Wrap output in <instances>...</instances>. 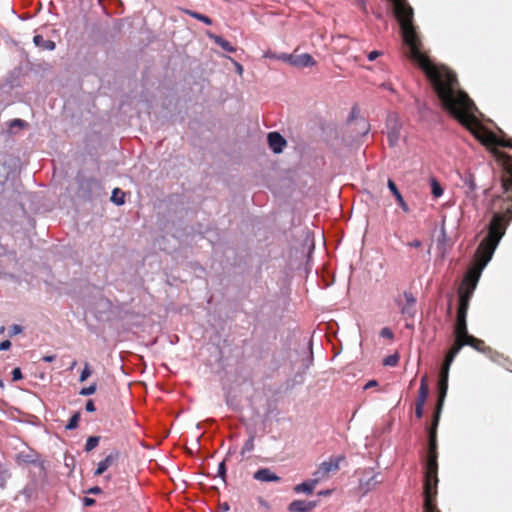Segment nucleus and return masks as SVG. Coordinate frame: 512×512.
I'll use <instances>...</instances> for the list:
<instances>
[{"mask_svg": "<svg viewBox=\"0 0 512 512\" xmlns=\"http://www.w3.org/2000/svg\"><path fill=\"white\" fill-rule=\"evenodd\" d=\"M280 59H283L285 61H287L289 64L295 66V67H298V68H304V67H310V66H313L315 65V60L314 58L308 54V53H304V54H300V55H284L282 57H280Z\"/></svg>", "mask_w": 512, "mask_h": 512, "instance_id": "8", "label": "nucleus"}, {"mask_svg": "<svg viewBox=\"0 0 512 512\" xmlns=\"http://www.w3.org/2000/svg\"><path fill=\"white\" fill-rule=\"evenodd\" d=\"M463 183L467 187L468 192H474L476 189V183L472 174H466L463 178Z\"/></svg>", "mask_w": 512, "mask_h": 512, "instance_id": "25", "label": "nucleus"}, {"mask_svg": "<svg viewBox=\"0 0 512 512\" xmlns=\"http://www.w3.org/2000/svg\"><path fill=\"white\" fill-rule=\"evenodd\" d=\"M55 358H56L55 355H46L42 359L44 362H52L55 360Z\"/></svg>", "mask_w": 512, "mask_h": 512, "instance_id": "45", "label": "nucleus"}, {"mask_svg": "<svg viewBox=\"0 0 512 512\" xmlns=\"http://www.w3.org/2000/svg\"><path fill=\"white\" fill-rule=\"evenodd\" d=\"M208 36L217 44L219 45L223 50L233 53L236 51V49L230 44L229 41L224 39L223 37L219 35H214L209 33Z\"/></svg>", "mask_w": 512, "mask_h": 512, "instance_id": "20", "label": "nucleus"}, {"mask_svg": "<svg viewBox=\"0 0 512 512\" xmlns=\"http://www.w3.org/2000/svg\"><path fill=\"white\" fill-rule=\"evenodd\" d=\"M344 460V456H337L330 458L328 461L322 462L316 471L313 473V478L319 484L321 481L327 479L331 472H336L340 468V462Z\"/></svg>", "mask_w": 512, "mask_h": 512, "instance_id": "6", "label": "nucleus"}, {"mask_svg": "<svg viewBox=\"0 0 512 512\" xmlns=\"http://www.w3.org/2000/svg\"><path fill=\"white\" fill-rule=\"evenodd\" d=\"M184 13L189 15L190 17H192L194 19H197V20L205 23L206 25H211L212 24V19L209 18L208 16L204 15V14H201V13L189 10V9L184 10Z\"/></svg>", "mask_w": 512, "mask_h": 512, "instance_id": "22", "label": "nucleus"}, {"mask_svg": "<svg viewBox=\"0 0 512 512\" xmlns=\"http://www.w3.org/2000/svg\"><path fill=\"white\" fill-rule=\"evenodd\" d=\"M440 415L441 413H438L436 410L434 411L431 425L428 428V442L437 441V429L439 425Z\"/></svg>", "mask_w": 512, "mask_h": 512, "instance_id": "18", "label": "nucleus"}, {"mask_svg": "<svg viewBox=\"0 0 512 512\" xmlns=\"http://www.w3.org/2000/svg\"><path fill=\"white\" fill-rule=\"evenodd\" d=\"M253 478L260 482H279L281 478L269 468H260L253 474Z\"/></svg>", "mask_w": 512, "mask_h": 512, "instance_id": "12", "label": "nucleus"}, {"mask_svg": "<svg viewBox=\"0 0 512 512\" xmlns=\"http://www.w3.org/2000/svg\"><path fill=\"white\" fill-rule=\"evenodd\" d=\"M34 44L44 50H53L55 48V43L51 40H46L42 35H35L33 38Z\"/></svg>", "mask_w": 512, "mask_h": 512, "instance_id": "21", "label": "nucleus"}, {"mask_svg": "<svg viewBox=\"0 0 512 512\" xmlns=\"http://www.w3.org/2000/svg\"><path fill=\"white\" fill-rule=\"evenodd\" d=\"M438 483H424L423 484V495H424V512H441L436 504V497Z\"/></svg>", "mask_w": 512, "mask_h": 512, "instance_id": "7", "label": "nucleus"}, {"mask_svg": "<svg viewBox=\"0 0 512 512\" xmlns=\"http://www.w3.org/2000/svg\"><path fill=\"white\" fill-rule=\"evenodd\" d=\"M464 346H470L479 352H485L487 350V347L483 340L478 339L467 332L465 333V336L462 335L454 340L452 347L447 353L448 361H453Z\"/></svg>", "mask_w": 512, "mask_h": 512, "instance_id": "3", "label": "nucleus"}, {"mask_svg": "<svg viewBox=\"0 0 512 512\" xmlns=\"http://www.w3.org/2000/svg\"><path fill=\"white\" fill-rule=\"evenodd\" d=\"M453 361H448V356L446 355L443 365L441 367L439 381H438V399L436 403L435 410L438 413L442 412V408L444 405L445 397L447 395L448 390V374L450 365Z\"/></svg>", "mask_w": 512, "mask_h": 512, "instance_id": "5", "label": "nucleus"}, {"mask_svg": "<svg viewBox=\"0 0 512 512\" xmlns=\"http://www.w3.org/2000/svg\"><path fill=\"white\" fill-rule=\"evenodd\" d=\"M111 201L117 205H122L125 203V194L119 188H115L112 192Z\"/></svg>", "mask_w": 512, "mask_h": 512, "instance_id": "23", "label": "nucleus"}, {"mask_svg": "<svg viewBox=\"0 0 512 512\" xmlns=\"http://www.w3.org/2000/svg\"><path fill=\"white\" fill-rule=\"evenodd\" d=\"M88 493L95 494V495L101 494L102 493V489L99 486H94V487H92V488H90L88 490Z\"/></svg>", "mask_w": 512, "mask_h": 512, "instance_id": "41", "label": "nucleus"}, {"mask_svg": "<svg viewBox=\"0 0 512 512\" xmlns=\"http://www.w3.org/2000/svg\"><path fill=\"white\" fill-rule=\"evenodd\" d=\"M99 440H100V437L98 436H90L87 441H86V444H85V451L86 452H90L92 451L94 448H96L99 444Z\"/></svg>", "mask_w": 512, "mask_h": 512, "instance_id": "26", "label": "nucleus"}, {"mask_svg": "<svg viewBox=\"0 0 512 512\" xmlns=\"http://www.w3.org/2000/svg\"><path fill=\"white\" fill-rule=\"evenodd\" d=\"M317 485H318L317 480L312 478L310 480L304 481V482L294 486L293 490L295 493L312 494Z\"/></svg>", "mask_w": 512, "mask_h": 512, "instance_id": "16", "label": "nucleus"}, {"mask_svg": "<svg viewBox=\"0 0 512 512\" xmlns=\"http://www.w3.org/2000/svg\"><path fill=\"white\" fill-rule=\"evenodd\" d=\"M91 373L92 372H91L89 364L85 363L84 368L80 374V378H79L80 382L86 381L90 377Z\"/></svg>", "mask_w": 512, "mask_h": 512, "instance_id": "30", "label": "nucleus"}, {"mask_svg": "<svg viewBox=\"0 0 512 512\" xmlns=\"http://www.w3.org/2000/svg\"><path fill=\"white\" fill-rule=\"evenodd\" d=\"M408 245H409L410 247H413V248H419V247H421L422 242H421L420 240H418V239H414L413 241H411L410 243H408Z\"/></svg>", "mask_w": 512, "mask_h": 512, "instance_id": "42", "label": "nucleus"}, {"mask_svg": "<svg viewBox=\"0 0 512 512\" xmlns=\"http://www.w3.org/2000/svg\"><path fill=\"white\" fill-rule=\"evenodd\" d=\"M22 378H23V375H22L21 369L18 367L14 368L12 371V380L18 381V380H21Z\"/></svg>", "mask_w": 512, "mask_h": 512, "instance_id": "36", "label": "nucleus"}, {"mask_svg": "<svg viewBox=\"0 0 512 512\" xmlns=\"http://www.w3.org/2000/svg\"><path fill=\"white\" fill-rule=\"evenodd\" d=\"M437 441L428 442L427 459L424 471V483H438V452Z\"/></svg>", "mask_w": 512, "mask_h": 512, "instance_id": "4", "label": "nucleus"}, {"mask_svg": "<svg viewBox=\"0 0 512 512\" xmlns=\"http://www.w3.org/2000/svg\"><path fill=\"white\" fill-rule=\"evenodd\" d=\"M79 421H80V413L76 412L69 419V421H68V423L66 425V429L67 430L76 429L78 427V425H79Z\"/></svg>", "mask_w": 512, "mask_h": 512, "instance_id": "27", "label": "nucleus"}, {"mask_svg": "<svg viewBox=\"0 0 512 512\" xmlns=\"http://www.w3.org/2000/svg\"><path fill=\"white\" fill-rule=\"evenodd\" d=\"M217 474L219 477L222 478V480H225V476H226V465H225V461H222L219 465H218V471H217Z\"/></svg>", "mask_w": 512, "mask_h": 512, "instance_id": "34", "label": "nucleus"}, {"mask_svg": "<svg viewBox=\"0 0 512 512\" xmlns=\"http://www.w3.org/2000/svg\"><path fill=\"white\" fill-rule=\"evenodd\" d=\"M254 449V437L251 436L243 445L242 454L250 452Z\"/></svg>", "mask_w": 512, "mask_h": 512, "instance_id": "31", "label": "nucleus"}, {"mask_svg": "<svg viewBox=\"0 0 512 512\" xmlns=\"http://www.w3.org/2000/svg\"><path fill=\"white\" fill-rule=\"evenodd\" d=\"M424 404L415 403V416L420 419L423 416Z\"/></svg>", "mask_w": 512, "mask_h": 512, "instance_id": "35", "label": "nucleus"}, {"mask_svg": "<svg viewBox=\"0 0 512 512\" xmlns=\"http://www.w3.org/2000/svg\"><path fill=\"white\" fill-rule=\"evenodd\" d=\"M378 383L376 380H370L365 386H364V389H368V388H371V387H375L377 386Z\"/></svg>", "mask_w": 512, "mask_h": 512, "instance_id": "43", "label": "nucleus"}, {"mask_svg": "<svg viewBox=\"0 0 512 512\" xmlns=\"http://www.w3.org/2000/svg\"><path fill=\"white\" fill-rule=\"evenodd\" d=\"M119 456V451H112L109 455H107L102 461L98 463V467L94 471V476L102 475L109 467H111L118 461Z\"/></svg>", "mask_w": 512, "mask_h": 512, "instance_id": "9", "label": "nucleus"}, {"mask_svg": "<svg viewBox=\"0 0 512 512\" xmlns=\"http://www.w3.org/2000/svg\"><path fill=\"white\" fill-rule=\"evenodd\" d=\"M83 504H84V506H87V507L93 506L95 504V500L93 498L85 497L83 499Z\"/></svg>", "mask_w": 512, "mask_h": 512, "instance_id": "40", "label": "nucleus"}, {"mask_svg": "<svg viewBox=\"0 0 512 512\" xmlns=\"http://www.w3.org/2000/svg\"><path fill=\"white\" fill-rule=\"evenodd\" d=\"M235 65H236L237 73L242 75V73H243V66L241 64H239V63H235Z\"/></svg>", "mask_w": 512, "mask_h": 512, "instance_id": "47", "label": "nucleus"}, {"mask_svg": "<svg viewBox=\"0 0 512 512\" xmlns=\"http://www.w3.org/2000/svg\"><path fill=\"white\" fill-rule=\"evenodd\" d=\"M399 362V355L397 353H394L392 355L387 356L383 360V365L395 367Z\"/></svg>", "mask_w": 512, "mask_h": 512, "instance_id": "28", "label": "nucleus"}, {"mask_svg": "<svg viewBox=\"0 0 512 512\" xmlns=\"http://www.w3.org/2000/svg\"><path fill=\"white\" fill-rule=\"evenodd\" d=\"M21 331H22V328L19 325H13L12 326V330H11L12 334H14V335L18 334Z\"/></svg>", "mask_w": 512, "mask_h": 512, "instance_id": "44", "label": "nucleus"}, {"mask_svg": "<svg viewBox=\"0 0 512 512\" xmlns=\"http://www.w3.org/2000/svg\"><path fill=\"white\" fill-rule=\"evenodd\" d=\"M380 55H382V52L380 51H377V50H374V51H371L367 57H368V60L369 61H374L375 59H377Z\"/></svg>", "mask_w": 512, "mask_h": 512, "instance_id": "37", "label": "nucleus"}, {"mask_svg": "<svg viewBox=\"0 0 512 512\" xmlns=\"http://www.w3.org/2000/svg\"><path fill=\"white\" fill-rule=\"evenodd\" d=\"M11 347V342L9 340H4L0 343V350H8Z\"/></svg>", "mask_w": 512, "mask_h": 512, "instance_id": "39", "label": "nucleus"}, {"mask_svg": "<svg viewBox=\"0 0 512 512\" xmlns=\"http://www.w3.org/2000/svg\"><path fill=\"white\" fill-rule=\"evenodd\" d=\"M372 482H373V485H376V484L380 483V481L376 479V475L372 476L369 479V481L367 482V485H370V483H372Z\"/></svg>", "mask_w": 512, "mask_h": 512, "instance_id": "46", "label": "nucleus"}, {"mask_svg": "<svg viewBox=\"0 0 512 512\" xmlns=\"http://www.w3.org/2000/svg\"><path fill=\"white\" fill-rule=\"evenodd\" d=\"M512 219V206L504 213H495L489 223L488 233L480 242L476 250V260L480 269H483L491 260L495 249L506 232V228Z\"/></svg>", "mask_w": 512, "mask_h": 512, "instance_id": "2", "label": "nucleus"}, {"mask_svg": "<svg viewBox=\"0 0 512 512\" xmlns=\"http://www.w3.org/2000/svg\"><path fill=\"white\" fill-rule=\"evenodd\" d=\"M316 507L315 501L294 500L288 506L289 512H311Z\"/></svg>", "mask_w": 512, "mask_h": 512, "instance_id": "11", "label": "nucleus"}, {"mask_svg": "<svg viewBox=\"0 0 512 512\" xmlns=\"http://www.w3.org/2000/svg\"><path fill=\"white\" fill-rule=\"evenodd\" d=\"M380 336L391 340L393 339L394 334L390 328L384 327L380 331Z\"/></svg>", "mask_w": 512, "mask_h": 512, "instance_id": "32", "label": "nucleus"}, {"mask_svg": "<svg viewBox=\"0 0 512 512\" xmlns=\"http://www.w3.org/2000/svg\"><path fill=\"white\" fill-rule=\"evenodd\" d=\"M387 186H388L389 190L391 191V193L393 194V196L395 197L398 205L402 208V210L405 213L409 212V207H408L407 203L405 202L402 194L398 190L396 183L392 179H388Z\"/></svg>", "mask_w": 512, "mask_h": 512, "instance_id": "14", "label": "nucleus"}, {"mask_svg": "<svg viewBox=\"0 0 512 512\" xmlns=\"http://www.w3.org/2000/svg\"><path fill=\"white\" fill-rule=\"evenodd\" d=\"M97 390V386L95 383L91 384L90 386L88 387H83L79 394L82 395V396H89V395H92L96 392Z\"/></svg>", "mask_w": 512, "mask_h": 512, "instance_id": "29", "label": "nucleus"}, {"mask_svg": "<svg viewBox=\"0 0 512 512\" xmlns=\"http://www.w3.org/2000/svg\"><path fill=\"white\" fill-rule=\"evenodd\" d=\"M87 412H94L96 410L93 400H88L85 405Z\"/></svg>", "mask_w": 512, "mask_h": 512, "instance_id": "38", "label": "nucleus"}, {"mask_svg": "<svg viewBox=\"0 0 512 512\" xmlns=\"http://www.w3.org/2000/svg\"><path fill=\"white\" fill-rule=\"evenodd\" d=\"M443 188L440 183L435 179H431V193L435 198H439L443 195Z\"/></svg>", "mask_w": 512, "mask_h": 512, "instance_id": "24", "label": "nucleus"}, {"mask_svg": "<svg viewBox=\"0 0 512 512\" xmlns=\"http://www.w3.org/2000/svg\"><path fill=\"white\" fill-rule=\"evenodd\" d=\"M466 318H467V312L457 311L456 323L454 326L455 339H457V337H460L462 335L465 336V333L468 332Z\"/></svg>", "mask_w": 512, "mask_h": 512, "instance_id": "10", "label": "nucleus"}, {"mask_svg": "<svg viewBox=\"0 0 512 512\" xmlns=\"http://www.w3.org/2000/svg\"><path fill=\"white\" fill-rule=\"evenodd\" d=\"M428 395H429V387L427 384V376H423L421 379L419 390H418V396L416 399V403L425 405Z\"/></svg>", "mask_w": 512, "mask_h": 512, "instance_id": "19", "label": "nucleus"}, {"mask_svg": "<svg viewBox=\"0 0 512 512\" xmlns=\"http://www.w3.org/2000/svg\"><path fill=\"white\" fill-rule=\"evenodd\" d=\"M331 492H332L331 490H322V491L318 492V495L319 496H328L331 494Z\"/></svg>", "mask_w": 512, "mask_h": 512, "instance_id": "48", "label": "nucleus"}, {"mask_svg": "<svg viewBox=\"0 0 512 512\" xmlns=\"http://www.w3.org/2000/svg\"><path fill=\"white\" fill-rule=\"evenodd\" d=\"M409 57L417 62L428 78L443 110L467 128L472 135L489 149L502 168V188L507 199L512 201V155L498 147L512 148V139L498 137L484 127L475 115L477 107L468 94L460 87L456 74L444 66L433 65L421 51V40L413 25V9L406 0H391Z\"/></svg>", "mask_w": 512, "mask_h": 512, "instance_id": "1", "label": "nucleus"}, {"mask_svg": "<svg viewBox=\"0 0 512 512\" xmlns=\"http://www.w3.org/2000/svg\"><path fill=\"white\" fill-rule=\"evenodd\" d=\"M27 124L24 120L22 119H14L10 122V129H13L14 127H19V128H23L25 127Z\"/></svg>", "mask_w": 512, "mask_h": 512, "instance_id": "33", "label": "nucleus"}, {"mask_svg": "<svg viewBox=\"0 0 512 512\" xmlns=\"http://www.w3.org/2000/svg\"><path fill=\"white\" fill-rule=\"evenodd\" d=\"M405 305L402 307L401 312L403 315L413 316L414 315V307L416 304V298L413 296L411 292H404Z\"/></svg>", "mask_w": 512, "mask_h": 512, "instance_id": "15", "label": "nucleus"}, {"mask_svg": "<svg viewBox=\"0 0 512 512\" xmlns=\"http://www.w3.org/2000/svg\"><path fill=\"white\" fill-rule=\"evenodd\" d=\"M76 365H77V362H76V361H73V362H72V364H71L70 369H73Z\"/></svg>", "mask_w": 512, "mask_h": 512, "instance_id": "49", "label": "nucleus"}, {"mask_svg": "<svg viewBox=\"0 0 512 512\" xmlns=\"http://www.w3.org/2000/svg\"><path fill=\"white\" fill-rule=\"evenodd\" d=\"M267 138L270 148L275 153L282 152L284 146L286 145V140L278 132H270Z\"/></svg>", "mask_w": 512, "mask_h": 512, "instance_id": "13", "label": "nucleus"}, {"mask_svg": "<svg viewBox=\"0 0 512 512\" xmlns=\"http://www.w3.org/2000/svg\"><path fill=\"white\" fill-rule=\"evenodd\" d=\"M472 296V290H462L459 291V305L457 311L468 312L469 302Z\"/></svg>", "mask_w": 512, "mask_h": 512, "instance_id": "17", "label": "nucleus"}]
</instances>
